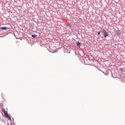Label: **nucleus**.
<instances>
[{
  "label": "nucleus",
  "instance_id": "nucleus-1",
  "mask_svg": "<svg viewBox=\"0 0 125 125\" xmlns=\"http://www.w3.org/2000/svg\"><path fill=\"white\" fill-rule=\"evenodd\" d=\"M3 112L5 115V117L7 118V119H8V120H9V121H11V118H10V116H9V115H8V114H7V112H6L4 109H3Z\"/></svg>",
  "mask_w": 125,
  "mask_h": 125
},
{
  "label": "nucleus",
  "instance_id": "nucleus-2",
  "mask_svg": "<svg viewBox=\"0 0 125 125\" xmlns=\"http://www.w3.org/2000/svg\"><path fill=\"white\" fill-rule=\"evenodd\" d=\"M103 33L104 38L108 37V32L105 29H103Z\"/></svg>",
  "mask_w": 125,
  "mask_h": 125
},
{
  "label": "nucleus",
  "instance_id": "nucleus-3",
  "mask_svg": "<svg viewBox=\"0 0 125 125\" xmlns=\"http://www.w3.org/2000/svg\"><path fill=\"white\" fill-rule=\"evenodd\" d=\"M77 46L81 47V43L80 42H77Z\"/></svg>",
  "mask_w": 125,
  "mask_h": 125
},
{
  "label": "nucleus",
  "instance_id": "nucleus-4",
  "mask_svg": "<svg viewBox=\"0 0 125 125\" xmlns=\"http://www.w3.org/2000/svg\"><path fill=\"white\" fill-rule=\"evenodd\" d=\"M1 29H2V30H6L7 28L5 27H1Z\"/></svg>",
  "mask_w": 125,
  "mask_h": 125
},
{
  "label": "nucleus",
  "instance_id": "nucleus-5",
  "mask_svg": "<svg viewBox=\"0 0 125 125\" xmlns=\"http://www.w3.org/2000/svg\"><path fill=\"white\" fill-rule=\"evenodd\" d=\"M37 35H32V38H36V37H37Z\"/></svg>",
  "mask_w": 125,
  "mask_h": 125
},
{
  "label": "nucleus",
  "instance_id": "nucleus-6",
  "mask_svg": "<svg viewBox=\"0 0 125 125\" xmlns=\"http://www.w3.org/2000/svg\"><path fill=\"white\" fill-rule=\"evenodd\" d=\"M100 33H101L100 31L98 32V35H100Z\"/></svg>",
  "mask_w": 125,
  "mask_h": 125
}]
</instances>
